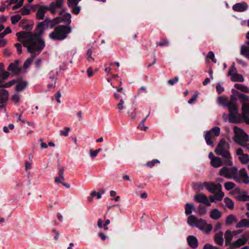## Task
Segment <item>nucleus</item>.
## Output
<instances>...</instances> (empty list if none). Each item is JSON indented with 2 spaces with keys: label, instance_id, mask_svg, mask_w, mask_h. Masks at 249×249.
<instances>
[{
  "label": "nucleus",
  "instance_id": "49",
  "mask_svg": "<svg viewBox=\"0 0 249 249\" xmlns=\"http://www.w3.org/2000/svg\"><path fill=\"white\" fill-rule=\"evenodd\" d=\"M81 0H68V5L69 6H73L76 5Z\"/></svg>",
  "mask_w": 249,
  "mask_h": 249
},
{
  "label": "nucleus",
  "instance_id": "18",
  "mask_svg": "<svg viewBox=\"0 0 249 249\" xmlns=\"http://www.w3.org/2000/svg\"><path fill=\"white\" fill-rule=\"evenodd\" d=\"M248 4L245 2L237 3L232 6L233 10L235 12H243L248 10Z\"/></svg>",
  "mask_w": 249,
  "mask_h": 249
},
{
  "label": "nucleus",
  "instance_id": "15",
  "mask_svg": "<svg viewBox=\"0 0 249 249\" xmlns=\"http://www.w3.org/2000/svg\"><path fill=\"white\" fill-rule=\"evenodd\" d=\"M63 4V0H57L55 2H52L48 8L49 11L52 14H55L57 9L61 8Z\"/></svg>",
  "mask_w": 249,
  "mask_h": 249
},
{
  "label": "nucleus",
  "instance_id": "58",
  "mask_svg": "<svg viewBox=\"0 0 249 249\" xmlns=\"http://www.w3.org/2000/svg\"><path fill=\"white\" fill-rule=\"evenodd\" d=\"M64 169L63 167H59L58 169V175L60 176V178H63V177H64Z\"/></svg>",
  "mask_w": 249,
  "mask_h": 249
},
{
  "label": "nucleus",
  "instance_id": "20",
  "mask_svg": "<svg viewBox=\"0 0 249 249\" xmlns=\"http://www.w3.org/2000/svg\"><path fill=\"white\" fill-rule=\"evenodd\" d=\"M9 96V92L4 89H0V103H4L8 101Z\"/></svg>",
  "mask_w": 249,
  "mask_h": 249
},
{
  "label": "nucleus",
  "instance_id": "64",
  "mask_svg": "<svg viewBox=\"0 0 249 249\" xmlns=\"http://www.w3.org/2000/svg\"><path fill=\"white\" fill-rule=\"evenodd\" d=\"M87 73L89 77H91V76H93L94 72L91 67L89 68L87 70Z\"/></svg>",
  "mask_w": 249,
  "mask_h": 249
},
{
  "label": "nucleus",
  "instance_id": "22",
  "mask_svg": "<svg viewBox=\"0 0 249 249\" xmlns=\"http://www.w3.org/2000/svg\"><path fill=\"white\" fill-rule=\"evenodd\" d=\"M15 90L18 91L23 90L27 86V83L21 80L16 81Z\"/></svg>",
  "mask_w": 249,
  "mask_h": 249
},
{
  "label": "nucleus",
  "instance_id": "43",
  "mask_svg": "<svg viewBox=\"0 0 249 249\" xmlns=\"http://www.w3.org/2000/svg\"><path fill=\"white\" fill-rule=\"evenodd\" d=\"M6 20L7 18L5 17L0 16V32L4 28L3 23L6 22Z\"/></svg>",
  "mask_w": 249,
  "mask_h": 249
},
{
  "label": "nucleus",
  "instance_id": "17",
  "mask_svg": "<svg viewBox=\"0 0 249 249\" xmlns=\"http://www.w3.org/2000/svg\"><path fill=\"white\" fill-rule=\"evenodd\" d=\"M8 70L14 75L18 74L21 71V69L19 67V61L15 60L14 62L11 63Z\"/></svg>",
  "mask_w": 249,
  "mask_h": 249
},
{
  "label": "nucleus",
  "instance_id": "46",
  "mask_svg": "<svg viewBox=\"0 0 249 249\" xmlns=\"http://www.w3.org/2000/svg\"><path fill=\"white\" fill-rule=\"evenodd\" d=\"M210 131L214 134L215 137H217L220 133V128L219 127H215L212 128Z\"/></svg>",
  "mask_w": 249,
  "mask_h": 249
},
{
  "label": "nucleus",
  "instance_id": "35",
  "mask_svg": "<svg viewBox=\"0 0 249 249\" xmlns=\"http://www.w3.org/2000/svg\"><path fill=\"white\" fill-rule=\"evenodd\" d=\"M240 54L249 59V47L242 45L241 47Z\"/></svg>",
  "mask_w": 249,
  "mask_h": 249
},
{
  "label": "nucleus",
  "instance_id": "45",
  "mask_svg": "<svg viewBox=\"0 0 249 249\" xmlns=\"http://www.w3.org/2000/svg\"><path fill=\"white\" fill-rule=\"evenodd\" d=\"M10 5V0L6 1L0 6V11L3 12Z\"/></svg>",
  "mask_w": 249,
  "mask_h": 249
},
{
  "label": "nucleus",
  "instance_id": "8",
  "mask_svg": "<svg viewBox=\"0 0 249 249\" xmlns=\"http://www.w3.org/2000/svg\"><path fill=\"white\" fill-rule=\"evenodd\" d=\"M219 174L226 178L234 179L236 178L235 175L237 174V169L235 167H224L219 170Z\"/></svg>",
  "mask_w": 249,
  "mask_h": 249
},
{
  "label": "nucleus",
  "instance_id": "1",
  "mask_svg": "<svg viewBox=\"0 0 249 249\" xmlns=\"http://www.w3.org/2000/svg\"><path fill=\"white\" fill-rule=\"evenodd\" d=\"M48 28L50 27L45 19L38 23L34 34L21 32L17 33L16 36L18 40L23 43L24 46L27 48L29 53L39 54L45 46V42L41 38L40 36Z\"/></svg>",
  "mask_w": 249,
  "mask_h": 249
},
{
  "label": "nucleus",
  "instance_id": "47",
  "mask_svg": "<svg viewBox=\"0 0 249 249\" xmlns=\"http://www.w3.org/2000/svg\"><path fill=\"white\" fill-rule=\"evenodd\" d=\"M198 211L200 215H203L206 214L207 209L204 206H200L198 208Z\"/></svg>",
  "mask_w": 249,
  "mask_h": 249
},
{
  "label": "nucleus",
  "instance_id": "26",
  "mask_svg": "<svg viewBox=\"0 0 249 249\" xmlns=\"http://www.w3.org/2000/svg\"><path fill=\"white\" fill-rule=\"evenodd\" d=\"M221 216V212L217 209L212 210L210 212V216L213 219L217 220L219 219Z\"/></svg>",
  "mask_w": 249,
  "mask_h": 249
},
{
  "label": "nucleus",
  "instance_id": "56",
  "mask_svg": "<svg viewBox=\"0 0 249 249\" xmlns=\"http://www.w3.org/2000/svg\"><path fill=\"white\" fill-rule=\"evenodd\" d=\"M89 154L91 158H95L98 155V154L97 153V151H96L95 150H93L92 149H90L89 150Z\"/></svg>",
  "mask_w": 249,
  "mask_h": 249
},
{
  "label": "nucleus",
  "instance_id": "52",
  "mask_svg": "<svg viewBox=\"0 0 249 249\" xmlns=\"http://www.w3.org/2000/svg\"><path fill=\"white\" fill-rule=\"evenodd\" d=\"M216 89L217 92L219 94L221 93L222 92H223L224 91V88L222 86V85L220 83H218L217 84V85L216 86Z\"/></svg>",
  "mask_w": 249,
  "mask_h": 249
},
{
  "label": "nucleus",
  "instance_id": "62",
  "mask_svg": "<svg viewBox=\"0 0 249 249\" xmlns=\"http://www.w3.org/2000/svg\"><path fill=\"white\" fill-rule=\"evenodd\" d=\"M11 32V29H10V28L7 27L5 29V30L4 31V32L2 33H1V35H2V36H4L10 33Z\"/></svg>",
  "mask_w": 249,
  "mask_h": 249
},
{
  "label": "nucleus",
  "instance_id": "38",
  "mask_svg": "<svg viewBox=\"0 0 249 249\" xmlns=\"http://www.w3.org/2000/svg\"><path fill=\"white\" fill-rule=\"evenodd\" d=\"M234 87L237 89H238L243 92L246 93L249 92V89L244 85L236 84L234 85Z\"/></svg>",
  "mask_w": 249,
  "mask_h": 249
},
{
  "label": "nucleus",
  "instance_id": "6",
  "mask_svg": "<svg viewBox=\"0 0 249 249\" xmlns=\"http://www.w3.org/2000/svg\"><path fill=\"white\" fill-rule=\"evenodd\" d=\"M117 91L114 93L115 99L118 101L117 108L119 113H122L126 108V100L127 96L124 92L122 87H117Z\"/></svg>",
  "mask_w": 249,
  "mask_h": 249
},
{
  "label": "nucleus",
  "instance_id": "42",
  "mask_svg": "<svg viewBox=\"0 0 249 249\" xmlns=\"http://www.w3.org/2000/svg\"><path fill=\"white\" fill-rule=\"evenodd\" d=\"M21 19V16L19 15L13 16L11 18L12 23L15 24Z\"/></svg>",
  "mask_w": 249,
  "mask_h": 249
},
{
  "label": "nucleus",
  "instance_id": "41",
  "mask_svg": "<svg viewBox=\"0 0 249 249\" xmlns=\"http://www.w3.org/2000/svg\"><path fill=\"white\" fill-rule=\"evenodd\" d=\"M224 187L227 190L229 191L234 188L235 184L231 181L227 182L225 183Z\"/></svg>",
  "mask_w": 249,
  "mask_h": 249
},
{
  "label": "nucleus",
  "instance_id": "14",
  "mask_svg": "<svg viewBox=\"0 0 249 249\" xmlns=\"http://www.w3.org/2000/svg\"><path fill=\"white\" fill-rule=\"evenodd\" d=\"M249 234H247L245 236H243L242 237L239 238L235 241L232 242L231 244V247H235V248H238L241 246H242L245 245L248 240H249Z\"/></svg>",
  "mask_w": 249,
  "mask_h": 249
},
{
  "label": "nucleus",
  "instance_id": "12",
  "mask_svg": "<svg viewBox=\"0 0 249 249\" xmlns=\"http://www.w3.org/2000/svg\"><path fill=\"white\" fill-rule=\"evenodd\" d=\"M229 75L233 81L243 82L244 79L243 76L236 73V70L234 67H231L229 72Z\"/></svg>",
  "mask_w": 249,
  "mask_h": 249
},
{
  "label": "nucleus",
  "instance_id": "50",
  "mask_svg": "<svg viewBox=\"0 0 249 249\" xmlns=\"http://www.w3.org/2000/svg\"><path fill=\"white\" fill-rule=\"evenodd\" d=\"M20 13L22 15H28L30 13V10L27 8H24L20 10Z\"/></svg>",
  "mask_w": 249,
  "mask_h": 249
},
{
  "label": "nucleus",
  "instance_id": "54",
  "mask_svg": "<svg viewBox=\"0 0 249 249\" xmlns=\"http://www.w3.org/2000/svg\"><path fill=\"white\" fill-rule=\"evenodd\" d=\"M70 130L69 127H65L64 130H61L60 133L61 135L67 136L68 135V132Z\"/></svg>",
  "mask_w": 249,
  "mask_h": 249
},
{
  "label": "nucleus",
  "instance_id": "40",
  "mask_svg": "<svg viewBox=\"0 0 249 249\" xmlns=\"http://www.w3.org/2000/svg\"><path fill=\"white\" fill-rule=\"evenodd\" d=\"M18 1V3L17 5H16L13 7V9H14V10L16 9L19 8V7H20L21 5H22L23 3V0H13V1H11V0H10V4L12 3H16Z\"/></svg>",
  "mask_w": 249,
  "mask_h": 249
},
{
  "label": "nucleus",
  "instance_id": "34",
  "mask_svg": "<svg viewBox=\"0 0 249 249\" xmlns=\"http://www.w3.org/2000/svg\"><path fill=\"white\" fill-rule=\"evenodd\" d=\"M237 228L243 227H249V219H242L237 223L236 225Z\"/></svg>",
  "mask_w": 249,
  "mask_h": 249
},
{
  "label": "nucleus",
  "instance_id": "7",
  "mask_svg": "<svg viewBox=\"0 0 249 249\" xmlns=\"http://www.w3.org/2000/svg\"><path fill=\"white\" fill-rule=\"evenodd\" d=\"M234 141L239 144L246 147L249 149V145L247 143L248 141V136L239 128L234 127Z\"/></svg>",
  "mask_w": 249,
  "mask_h": 249
},
{
  "label": "nucleus",
  "instance_id": "29",
  "mask_svg": "<svg viewBox=\"0 0 249 249\" xmlns=\"http://www.w3.org/2000/svg\"><path fill=\"white\" fill-rule=\"evenodd\" d=\"M236 197L240 201H249V196L244 191L239 192L237 194Z\"/></svg>",
  "mask_w": 249,
  "mask_h": 249
},
{
  "label": "nucleus",
  "instance_id": "60",
  "mask_svg": "<svg viewBox=\"0 0 249 249\" xmlns=\"http://www.w3.org/2000/svg\"><path fill=\"white\" fill-rule=\"evenodd\" d=\"M203 249H217V248L210 244H206L204 245Z\"/></svg>",
  "mask_w": 249,
  "mask_h": 249
},
{
  "label": "nucleus",
  "instance_id": "16",
  "mask_svg": "<svg viewBox=\"0 0 249 249\" xmlns=\"http://www.w3.org/2000/svg\"><path fill=\"white\" fill-rule=\"evenodd\" d=\"M236 153L242 164H247L249 162V156L244 154L242 149H238Z\"/></svg>",
  "mask_w": 249,
  "mask_h": 249
},
{
  "label": "nucleus",
  "instance_id": "30",
  "mask_svg": "<svg viewBox=\"0 0 249 249\" xmlns=\"http://www.w3.org/2000/svg\"><path fill=\"white\" fill-rule=\"evenodd\" d=\"M185 213L186 215L190 214L193 211L196 210L195 205L193 203H186L184 206Z\"/></svg>",
  "mask_w": 249,
  "mask_h": 249
},
{
  "label": "nucleus",
  "instance_id": "44",
  "mask_svg": "<svg viewBox=\"0 0 249 249\" xmlns=\"http://www.w3.org/2000/svg\"><path fill=\"white\" fill-rule=\"evenodd\" d=\"M206 59H207V60H209V59H211L214 63L216 62V60L214 57V53L212 51H210L209 52V53L207 56Z\"/></svg>",
  "mask_w": 249,
  "mask_h": 249
},
{
  "label": "nucleus",
  "instance_id": "59",
  "mask_svg": "<svg viewBox=\"0 0 249 249\" xmlns=\"http://www.w3.org/2000/svg\"><path fill=\"white\" fill-rule=\"evenodd\" d=\"M64 180V177H63V178H60V176H59V177H56L55 178V182L58 183H62L63 181Z\"/></svg>",
  "mask_w": 249,
  "mask_h": 249
},
{
  "label": "nucleus",
  "instance_id": "27",
  "mask_svg": "<svg viewBox=\"0 0 249 249\" xmlns=\"http://www.w3.org/2000/svg\"><path fill=\"white\" fill-rule=\"evenodd\" d=\"M46 20L48 23L49 27L53 28L54 26L60 22V18L51 19L49 18H46Z\"/></svg>",
  "mask_w": 249,
  "mask_h": 249
},
{
  "label": "nucleus",
  "instance_id": "24",
  "mask_svg": "<svg viewBox=\"0 0 249 249\" xmlns=\"http://www.w3.org/2000/svg\"><path fill=\"white\" fill-rule=\"evenodd\" d=\"M189 245L192 248H197L198 243L197 239L194 236H189L187 238Z\"/></svg>",
  "mask_w": 249,
  "mask_h": 249
},
{
  "label": "nucleus",
  "instance_id": "32",
  "mask_svg": "<svg viewBox=\"0 0 249 249\" xmlns=\"http://www.w3.org/2000/svg\"><path fill=\"white\" fill-rule=\"evenodd\" d=\"M237 222V219L235 216L231 214L227 216L225 221V224L226 225H231L234 223H236Z\"/></svg>",
  "mask_w": 249,
  "mask_h": 249
},
{
  "label": "nucleus",
  "instance_id": "2",
  "mask_svg": "<svg viewBox=\"0 0 249 249\" xmlns=\"http://www.w3.org/2000/svg\"><path fill=\"white\" fill-rule=\"evenodd\" d=\"M226 98L224 96H221L218 98L217 102L219 105L226 106L230 110L229 121L231 123H235L237 122L240 114L238 113V108L237 106L234 99L232 97L231 100L227 104H225Z\"/></svg>",
  "mask_w": 249,
  "mask_h": 249
},
{
  "label": "nucleus",
  "instance_id": "13",
  "mask_svg": "<svg viewBox=\"0 0 249 249\" xmlns=\"http://www.w3.org/2000/svg\"><path fill=\"white\" fill-rule=\"evenodd\" d=\"M194 199L196 201L199 203L204 204V205L208 206H210L211 205V202L209 199L208 198V197H207V196L205 194L202 193H200L194 196Z\"/></svg>",
  "mask_w": 249,
  "mask_h": 249
},
{
  "label": "nucleus",
  "instance_id": "63",
  "mask_svg": "<svg viewBox=\"0 0 249 249\" xmlns=\"http://www.w3.org/2000/svg\"><path fill=\"white\" fill-rule=\"evenodd\" d=\"M197 96L198 94L194 95L193 97L188 101V103L190 104H192L193 102H195L196 100Z\"/></svg>",
  "mask_w": 249,
  "mask_h": 249
},
{
  "label": "nucleus",
  "instance_id": "31",
  "mask_svg": "<svg viewBox=\"0 0 249 249\" xmlns=\"http://www.w3.org/2000/svg\"><path fill=\"white\" fill-rule=\"evenodd\" d=\"M225 245L226 246H228V245L230 246V244L231 243V241L233 238V235L231 232L229 231H226L225 232Z\"/></svg>",
  "mask_w": 249,
  "mask_h": 249
},
{
  "label": "nucleus",
  "instance_id": "36",
  "mask_svg": "<svg viewBox=\"0 0 249 249\" xmlns=\"http://www.w3.org/2000/svg\"><path fill=\"white\" fill-rule=\"evenodd\" d=\"M21 100V95L18 93H15L11 96V100L15 104H18Z\"/></svg>",
  "mask_w": 249,
  "mask_h": 249
},
{
  "label": "nucleus",
  "instance_id": "9",
  "mask_svg": "<svg viewBox=\"0 0 249 249\" xmlns=\"http://www.w3.org/2000/svg\"><path fill=\"white\" fill-rule=\"evenodd\" d=\"M240 95L242 103V116L245 122L249 121V101Z\"/></svg>",
  "mask_w": 249,
  "mask_h": 249
},
{
  "label": "nucleus",
  "instance_id": "25",
  "mask_svg": "<svg viewBox=\"0 0 249 249\" xmlns=\"http://www.w3.org/2000/svg\"><path fill=\"white\" fill-rule=\"evenodd\" d=\"M60 15L61 17H59L58 18H60V22L61 21H63L66 22L68 24H70L71 22V15L69 13H65L64 11L61 12Z\"/></svg>",
  "mask_w": 249,
  "mask_h": 249
},
{
  "label": "nucleus",
  "instance_id": "33",
  "mask_svg": "<svg viewBox=\"0 0 249 249\" xmlns=\"http://www.w3.org/2000/svg\"><path fill=\"white\" fill-rule=\"evenodd\" d=\"M214 240L217 244L222 245L223 244V233L220 231L216 233L214 236Z\"/></svg>",
  "mask_w": 249,
  "mask_h": 249
},
{
  "label": "nucleus",
  "instance_id": "55",
  "mask_svg": "<svg viewBox=\"0 0 249 249\" xmlns=\"http://www.w3.org/2000/svg\"><path fill=\"white\" fill-rule=\"evenodd\" d=\"M70 7H71L72 8V12L75 14H78L80 10V8L79 7L76 6V5H74L73 6H70Z\"/></svg>",
  "mask_w": 249,
  "mask_h": 249
},
{
  "label": "nucleus",
  "instance_id": "11",
  "mask_svg": "<svg viewBox=\"0 0 249 249\" xmlns=\"http://www.w3.org/2000/svg\"><path fill=\"white\" fill-rule=\"evenodd\" d=\"M204 187L211 193H216L221 191L222 186L219 183L215 184L211 182L203 183Z\"/></svg>",
  "mask_w": 249,
  "mask_h": 249
},
{
  "label": "nucleus",
  "instance_id": "4",
  "mask_svg": "<svg viewBox=\"0 0 249 249\" xmlns=\"http://www.w3.org/2000/svg\"><path fill=\"white\" fill-rule=\"evenodd\" d=\"M229 145L223 140H221L218 143L215 152L217 155L221 156L223 158L227 160L225 163L228 165L231 166L233 164L231 160V157L229 151Z\"/></svg>",
  "mask_w": 249,
  "mask_h": 249
},
{
  "label": "nucleus",
  "instance_id": "39",
  "mask_svg": "<svg viewBox=\"0 0 249 249\" xmlns=\"http://www.w3.org/2000/svg\"><path fill=\"white\" fill-rule=\"evenodd\" d=\"M224 201L225 202V205L228 208H232L234 206V204L233 201L229 198H224Z\"/></svg>",
  "mask_w": 249,
  "mask_h": 249
},
{
  "label": "nucleus",
  "instance_id": "51",
  "mask_svg": "<svg viewBox=\"0 0 249 249\" xmlns=\"http://www.w3.org/2000/svg\"><path fill=\"white\" fill-rule=\"evenodd\" d=\"M3 36L1 34H0V47H4L7 44L6 40L3 38Z\"/></svg>",
  "mask_w": 249,
  "mask_h": 249
},
{
  "label": "nucleus",
  "instance_id": "19",
  "mask_svg": "<svg viewBox=\"0 0 249 249\" xmlns=\"http://www.w3.org/2000/svg\"><path fill=\"white\" fill-rule=\"evenodd\" d=\"M49 10L48 6L44 5H39L36 13V17L38 20L43 19L44 17V14Z\"/></svg>",
  "mask_w": 249,
  "mask_h": 249
},
{
  "label": "nucleus",
  "instance_id": "48",
  "mask_svg": "<svg viewBox=\"0 0 249 249\" xmlns=\"http://www.w3.org/2000/svg\"><path fill=\"white\" fill-rule=\"evenodd\" d=\"M16 81H17L15 80H11L8 82L5 83L4 84V85H3V88H9V87H11L12 86H13V85L16 84Z\"/></svg>",
  "mask_w": 249,
  "mask_h": 249
},
{
  "label": "nucleus",
  "instance_id": "10",
  "mask_svg": "<svg viewBox=\"0 0 249 249\" xmlns=\"http://www.w3.org/2000/svg\"><path fill=\"white\" fill-rule=\"evenodd\" d=\"M236 178H234L236 181L242 182L245 184L249 183V177L248 175L247 171L243 168L241 169L237 174L235 175Z\"/></svg>",
  "mask_w": 249,
  "mask_h": 249
},
{
  "label": "nucleus",
  "instance_id": "37",
  "mask_svg": "<svg viewBox=\"0 0 249 249\" xmlns=\"http://www.w3.org/2000/svg\"><path fill=\"white\" fill-rule=\"evenodd\" d=\"M32 54V56L28 59H27L24 62L23 65V67L26 69H27L29 66L31 64L32 62L33 61V60L34 58L35 57L36 55H38V54H35V53H30Z\"/></svg>",
  "mask_w": 249,
  "mask_h": 249
},
{
  "label": "nucleus",
  "instance_id": "21",
  "mask_svg": "<svg viewBox=\"0 0 249 249\" xmlns=\"http://www.w3.org/2000/svg\"><path fill=\"white\" fill-rule=\"evenodd\" d=\"M216 138L212 132L208 131L205 134V139L208 145L213 146V141Z\"/></svg>",
  "mask_w": 249,
  "mask_h": 249
},
{
  "label": "nucleus",
  "instance_id": "5",
  "mask_svg": "<svg viewBox=\"0 0 249 249\" xmlns=\"http://www.w3.org/2000/svg\"><path fill=\"white\" fill-rule=\"evenodd\" d=\"M71 31V29L68 26H59L56 27L54 31L49 35L50 38L53 40H64L67 37L68 35Z\"/></svg>",
  "mask_w": 249,
  "mask_h": 249
},
{
  "label": "nucleus",
  "instance_id": "3",
  "mask_svg": "<svg viewBox=\"0 0 249 249\" xmlns=\"http://www.w3.org/2000/svg\"><path fill=\"white\" fill-rule=\"evenodd\" d=\"M187 222L190 226H196L206 234H208L212 229V225L208 224L205 220L198 219L193 215L188 217Z\"/></svg>",
  "mask_w": 249,
  "mask_h": 249
},
{
  "label": "nucleus",
  "instance_id": "53",
  "mask_svg": "<svg viewBox=\"0 0 249 249\" xmlns=\"http://www.w3.org/2000/svg\"><path fill=\"white\" fill-rule=\"evenodd\" d=\"M159 162H160V161L159 160H153L152 161L147 162L146 165H147V166H148L150 167H152L153 166H154L155 165V164L156 163H159Z\"/></svg>",
  "mask_w": 249,
  "mask_h": 249
},
{
  "label": "nucleus",
  "instance_id": "61",
  "mask_svg": "<svg viewBox=\"0 0 249 249\" xmlns=\"http://www.w3.org/2000/svg\"><path fill=\"white\" fill-rule=\"evenodd\" d=\"M15 46L17 48L18 53L19 54H20L22 52L21 49L22 47L20 44L19 43H17L15 44Z\"/></svg>",
  "mask_w": 249,
  "mask_h": 249
},
{
  "label": "nucleus",
  "instance_id": "57",
  "mask_svg": "<svg viewBox=\"0 0 249 249\" xmlns=\"http://www.w3.org/2000/svg\"><path fill=\"white\" fill-rule=\"evenodd\" d=\"M92 51L91 50H89L87 52L88 60L90 61L93 60V58L91 56Z\"/></svg>",
  "mask_w": 249,
  "mask_h": 249
},
{
  "label": "nucleus",
  "instance_id": "23",
  "mask_svg": "<svg viewBox=\"0 0 249 249\" xmlns=\"http://www.w3.org/2000/svg\"><path fill=\"white\" fill-rule=\"evenodd\" d=\"M216 195L211 196H210V200L212 202H216L218 201H220L222 199L224 196V194L221 191L216 193Z\"/></svg>",
  "mask_w": 249,
  "mask_h": 249
},
{
  "label": "nucleus",
  "instance_id": "28",
  "mask_svg": "<svg viewBox=\"0 0 249 249\" xmlns=\"http://www.w3.org/2000/svg\"><path fill=\"white\" fill-rule=\"evenodd\" d=\"M211 165L213 167L218 168L222 166V161L219 158L215 157L211 161Z\"/></svg>",
  "mask_w": 249,
  "mask_h": 249
}]
</instances>
